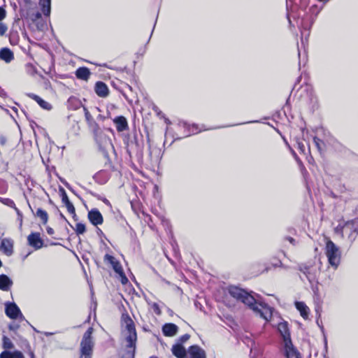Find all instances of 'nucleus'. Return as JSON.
I'll return each instance as SVG.
<instances>
[{
	"mask_svg": "<svg viewBox=\"0 0 358 358\" xmlns=\"http://www.w3.org/2000/svg\"><path fill=\"white\" fill-rule=\"evenodd\" d=\"M121 322L122 327V335L127 343L126 348L128 350V352L134 356L137 340L134 322L127 313L122 315Z\"/></svg>",
	"mask_w": 358,
	"mask_h": 358,
	"instance_id": "obj_1",
	"label": "nucleus"
},
{
	"mask_svg": "<svg viewBox=\"0 0 358 358\" xmlns=\"http://www.w3.org/2000/svg\"><path fill=\"white\" fill-rule=\"evenodd\" d=\"M248 308L267 322L272 317L273 309L262 301L259 294L252 291L248 292Z\"/></svg>",
	"mask_w": 358,
	"mask_h": 358,
	"instance_id": "obj_2",
	"label": "nucleus"
},
{
	"mask_svg": "<svg viewBox=\"0 0 358 358\" xmlns=\"http://www.w3.org/2000/svg\"><path fill=\"white\" fill-rule=\"evenodd\" d=\"M93 328L90 327L83 334L80 342V358H92L94 343L92 337Z\"/></svg>",
	"mask_w": 358,
	"mask_h": 358,
	"instance_id": "obj_3",
	"label": "nucleus"
},
{
	"mask_svg": "<svg viewBox=\"0 0 358 358\" xmlns=\"http://www.w3.org/2000/svg\"><path fill=\"white\" fill-rule=\"evenodd\" d=\"M325 255L328 258L329 264L334 268H337L341 262V255L338 247L331 240L327 241Z\"/></svg>",
	"mask_w": 358,
	"mask_h": 358,
	"instance_id": "obj_4",
	"label": "nucleus"
},
{
	"mask_svg": "<svg viewBox=\"0 0 358 358\" xmlns=\"http://www.w3.org/2000/svg\"><path fill=\"white\" fill-rule=\"evenodd\" d=\"M88 125L92 130L95 140L101 150H106L109 147L112 146L110 138L102 133L99 124L94 120L88 123Z\"/></svg>",
	"mask_w": 358,
	"mask_h": 358,
	"instance_id": "obj_5",
	"label": "nucleus"
},
{
	"mask_svg": "<svg viewBox=\"0 0 358 358\" xmlns=\"http://www.w3.org/2000/svg\"><path fill=\"white\" fill-rule=\"evenodd\" d=\"M348 233V239L352 244L358 235V217L345 222V230Z\"/></svg>",
	"mask_w": 358,
	"mask_h": 358,
	"instance_id": "obj_6",
	"label": "nucleus"
},
{
	"mask_svg": "<svg viewBox=\"0 0 358 358\" xmlns=\"http://www.w3.org/2000/svg\"><path fill=\"white\" fill-rule=\"evenodd\" d=\"M229 294L238 301L245 303L246 292L236 286H230L228 288Z\"/></svg>",
	"mask_w": 358,
	"mask_h": 358,
	"instance_id": "obj_7",
	"label": "nucleus"
},
{
	"mask_svg": "<svg viewBox=\"0 0 358 358\" xmlns=\"http://www.w3.org/2000/svg\"><path fill=\"white\" fill-rule=\"evenodd\" d=\"M6 314L11 319H17L18 317H23L20 308L15 303H10L6 305Z\"/></svg>",
	"mask_w": 358,
	"mask_h": 358,
	"instance_id": "obj_8",
	"label": "nucleus"
},
{
	"mask_svg": "<svg viewBox=\"0 0 358 358\" xmlns=\"http://www.w3.org/2000/svg\"><path fill=\"white\" fill-rule=\"evenodd\" d=\"M278 330L283 338L284 343H287L290 344L291 336L289 329L288 328V323L287 322H281L278 325Z\"/></svg>",
	"mask_w": 358,
	"mask_h": 358,
	"instance_id": "obj_9",
	"label": "nucleus"
},
{
	"mask_svg": "<svg viewBox=\"0 0 358 358\" xmlns=\"http://www.w3.org/2000/svg\"><path fill=\"white\" fill-rule=\"evenodd\" d=\"M88 219L94 226L101 224L103 221L102 215L99 210L96 208L92 209L88 212Z\"/></svg>",
	"mask_w": 358,
	"mask_h": 358,
	"instance_id": "obj_10",
	"label": "nucleus"
},
{
	"mask_svg": "<svg viewBox=\"0 0 358 358\" xmlns=\"http://www.w3.org/2000/svg\"><path fill=\"white\" fill-rule=\"evenodd\" d=\"M29 244L35 249H40L43 247V242L40 237L39 233H32L27 237Z\"/></svg>",
	"mask_w": 358,
	"mask_h": 358,
	"instance_id": "obj_11",
	"label": "nucleus"
},
{
	"mask_svg": "<svg viewBox=\"0 0 358 358\" xmlns=\"http://www.w3.org/2000/svg\"><path fill=\"white\" fill-rule=\"evenodd\" d=\"M268 269V266L259 262L252 264L250 266V272L252 277L257 276Z\"/></svg>",
	"mask_w": 358,
	"mask_h": 358,
	"instance_id": "obj_12",
	"label": "nucleus"
},
{
	"mask_svg": "<svg viewBox=\"0 0 358 358\" xmlns=\"http://www.w3.org/2000/svg\"><path fill=\"white\" fill-rule=\"evenodd\" d=\"M0 250L7 256H10L13 252V242L8 238H3L0 245Z\"/></svg>",
	"mask_w": 358,
	"mask_h": 358,
	"instance_id": "obj_13",
	"label": "nucleus"
},
{
	"mask_svg": "<svg viewBox=\"0 0 358 358\" xmlns=\"http://www.w3.org/2000/svg\"><path fill=\"white\" fill-rule=\"evenodd\" d=\"M187 353L189 358H206L205 351L198 345L191 346Z\"/></svg>",
	"mask_w": 358,
	"mask_h": 358,
	"instance_id": "obj_14",
	"label": "nucleus"
},
{
	"mask_svg": "<svg viewBox=\"0 0 358 358\" xmlns=\"http://www.w3.org/2000/svg\"><path fill=\"white\" fill-rule=\"evenodd\" d=\"M104 259L105 261L108 262L111 264L113 268L117 274H119L120 275H123V269L122 268V266L114 257L107 254L105 255Z\"/></svg>",
	"mask_w": 358,
	"mask_h": 358,
	"instance_id": "obj_15",
	"label": "nucleus"
},
{
	"mask_svg": "<svg viewBox=\"0 0 358 358\" xmlns=\"http://www.w3.org/2000/svg\"><path fill=\"white\" fill-rule=\"evenodd\" d=\"M297 94H299L300 98L303 96V94L304 93L306 94V96L305 98H307L310 101H313V96H314V92L313 87L310 85H302L299 87V89L296 92Z\"/></svg>",
	"mask_w": 358,
	"mask_h": 358,
	"instance_id": "obj_16",
	"label": "nucleus"
},
{
	"mask_svg": "<svg viewBox=\"0 0 358 358\" xmlns=\"http://www.w3.org/2000/svg\"><path fill=\"white\" fill-rule=\"evenodd\" d=\"M94 90L96 94L100 97H106L108 95V88L103 82H97L95 85Z\"/></svg>",
	"mask_w": 358,
	"mask_h": 358,
	"instance_id": "obj_17",
	"label": "nucleus"
},
{
	"mask_svg": "<svg viewBox=\"0 0 358 358\" xmlns=\"http://www.w3.org/2000/svg\"><path fill=\"white\" fill-rule=\"evenodd\" d=\"M113 122L115 124L117 131L119 132L124 131L128 129L127 119L123 116L115 117L113 120Z\"/></svg>",
	"mask_w": 358,
	"mask_h": 358,
	"instance_id": "obj_18",
	"label": "nucleus"
},
{
	"mask_svg": "<svg viewBox=\"0 0 358 358\" xmlns=\"http://www.w3.org/2000/svg\"><path fill=\"white\" fill-rule=\"evenodd\" d=\"M178 327L173 323H168L163 326V334L166 336H173L178 332Z\"/></svg>",
	"mask_w": 358,
	"mask_h": 358,
	"instance_id": "obj_19",
	"label": "nucleus"
},
{
	"mask_svg": "<svg viewBox=\"0 0 358 358\" xmlns=\"http://www.w3.org/2000/svg\"><path fill=\"white\" fill-rule=\"evenodd\" d=\"M295 307L300 312V315L303 319H308L310 310L304 302L296 301Z\"/></svg>",
	"mask_w": 358,
	"mask_h": 358,
	"instance_id": "obj_20",
	"label": "nucleus"
},
{
	"mask_svg": "<svg viewBox=\"0 0 358 358\" xmlns=\"http://www.w3.org/2000/svg\"><path fill=\"white\" fill-rule=\"evenodd\" d=\"M285 355L287 358H300L297 350L294 348L292 341L290 344L285 343Z\"/></svg>",
	"mask_w": 358,
	"mask_h": 358,
	"instance_id": "obj_21",
	"label": "nucleus"
},
{
	"mask_svg": "<svg viewBox=\"0 0 358 358\" xmlns=\"http://www.w3.org/2000/svg\"><path fill=\"white\" fill-rule=\"evenodd\" d=\"M12 285L13 281L6 275H0V289L8 291Z\"/></svg>",
	"mask_w": 358,
	"mask_h": 358,
	"instance_id": "obj_22",
	"label": "nucleus"
},
{
	"mask_svg": "<svg viewBox=\"0 0 358 358\" xmlns=\"http://www.w3.org/2000/svg\"><path fill=\"white\" fill-rule=\"evenodd\" d=\"M28 96L32 99L33 100L36 101L42 108L48 110H51V104L41 99L39 96L31 93L28 94Z\"/></svg>",
	"mask_w": 358,
	"mask_h": 358,
	"instance_id": "obj_23",
	"label": "nucleus"
},
{
	"mask_svg": "<svg viewBox=\"0 0 358 358\" xmlns=\"http://www.w3.org/2000/svg\"><path fill=\"white\" fill-rule=\"evenodd\" d=\"M172 352L178 358H186L188 355L185 348L180 344L173 346Z\"/></svg>",
	"mask_w": 358,
	"mask_h": 358,
	"instance_id": "obj_24",
	"label": "nucleus"
},
{
	"mask_svg": "<svg viewBox=\"0 0 358 358\" xmlns=\"http://www.w3.org/2000/svg\"><path fill=\"white\" fill-rule=\"evenodd\" d=\"M0 59L9 63L14 59V55L10 49L4 48L0 50Z\"/></svg>",
	"mask_w": 358,
	"mask_h": 358,
	"instance_id": "obj_25",
	"label": "nucleus"
},
{
	"mask_svg": "<svg viewBox=\"0 0 358 358\" xmlns=\"http://www.w3.org/2000/svg\"><path fill=\"white\" fill-rule=\"evenodd\" d=\"M299 269L300 271H301L306 279L310 282H312L315 278V275L311 271V267L306 266V265H300L299 267Z\"/></svg>",
	"mask_w": 358,
	"mask_h": 358,
	"instance_id": "obj_26",
	"label": "nucleus"
},
{
	"mask_svg": "<svg viewBox=\"0 0 358 358\" xmlns=\"http://www.w3.org/2000/svg\"><path fill=\"white\" fill-rule=\"evenodd\" d=\"M91 75V73L87 67H80L76 71L77 78L87 80Z\"/></svg>",
	"mask_w": 358,
	"mask_h": 358,
	"instance_id": "obj_27",
	"label": "nucleus"
},
{
	"mask_svg": "<svg viewBox=\"0 0 358 358\" xmlns=\"http://www.w3.org/2000/svg\"><path fill=\"white\" fill-rule=\"evenodd\" d=\"M0 358H25L24 355L18 350L10 352L4 350L0 354Z\"/></svg>",
	"mask_w": 358,
	"mask_h": 358,
	"instance_id": "obj_28",
	"label": "nucleus"
},
{
	"mask_svg": "<svg viewBox=\"0 0 358 358\" xmlns=\"http://www.w3.org/2000/svg\"><path fill=\"white\" fill-rule=\"evenodd\" d=\"M39 5L45 16H50L51 11V0H39Z\"/></svg>",
	"mask_w": 358,
	"mask_h": 358,
	"instance_id": "obj_29",
	"label": "nucleus"
},
{
	"mask_svg": "<svg viewBox=\"0 0 358 358\" xmlns=\"http://www.w3.org/2000/svg\"><path fill=\"white\" fill-rule=\"evenodd\" d=\"M0 202L2 203L3 204L7 206H9V207L13 208V209H15V210L16 211L17 215L22 218V213L16 207L14 201L12 199H8V198L0 197Z\"/></svg>",
	"mask_w": 358,
	"mask_h": 358,
	"instance_id": "obj_30",
	"label": "nucleus"
},
{
	"mask_svg": "<svg viewBox=\"0 0 358 358\" xmlns=\"http://www.w3.org/2000/svg\"><path fill=\"white\" fill-rule=\"evenodd\" d=\"M36 215L41 220L43 224H45L48 222V215L45 210L38 208L36 210Z\"/></svg>",
	"mask_w": 358,
	"mask_h": 358,
	"instance_id": "obj_31",
	"label": "nucleus"
},
{
	"mask_svg": "<svg viewBox=\"0 0 358 358\" xmlns=\"http://www.w3.org/2000/svg\"><path fill=\"white\" fill-rule=\"evenodd\" d=\"M68 104L73 110L80 108L82 105L81 102L76 97H70L68 100Z\"/></svg>",
	"mask_w": 358,
	"mask_h": 358,
	"instance_id": "obj_32",
	"label": "nucleus"
},
{
	"mask_svg": "<svg viewBox=\"0 0 358 358\" xmlns=\"http://www.w3.org/2000/svg\"><path fill=\"white\" fill-rule=\"evenodd\" d=\"M3 348L6 350H10L14 348L11 340L6 336H3Z\"/></svg>",
	"mask_w": 358,
	"mask_h": 358,
	"instance_id": "obj_33",
	"label": "nucleus"
},
{
	"mask_svg": "<svg viewBox=\"0 0 358 358\" xmlns=\"http://www.w3.org/2000/svg\"><path fill=\"white\" fill-rule=\"evenodd\" d=\"M345 230V222L343 223H339L338 226L334 229V231L336 234L341 235L343 237V232Z\"/></svg>",
	"mask_w": 358,
	"mask_h": 358,
	"instance_id": "obj_34",
	"label": "nucleus"
},
{
	"mask_svg": "<svg viewBox=\"0 0 358 358\" xmlns=\"http://www.w3.org/2000/svg\"><path fill=\"white\" fill-rule=\"evenodd\" d=\"M74 230L78 235L83 234L86 231V227L85 225L83 223H77Z\"/></svg>",
	"mask_w": 358,
	"mask_h": 358,
	"instance_id": "obj_35",
	"label": "nucleus"
},
{
	"mask_svg": "<svg viewBox=\"0 0 358 358\" xmlns=\"http://www.w3.org/2000/svg\"><path fill=\"white\" fill-rule=\"evenodd\" d=\"M59 193L60 196L62 197V203L66 205L70 202L69 197L67 196V194L65 191V189L63 187L59 188Z\"/></svg>",
	"mask_w": 358,
	"mask_h": 358,
	"instance_id": "obj_36",
	"label": "nucleus"
},
{
	"mask_svg": "<svg viewBox=\"0 0 358 358\" xmlns=\"http://www.w3.org/2000/svg\"><path fill=\"white\" fill-rule=\"evenodd\" d=\"M26 71L28 74L34 76L36 73L37 70L36 67L32 64H27L26 65Z\"/></svg>",
	"mask_w": 358,
	"mask_h": 358,
	"instance_id": "obj_37",
	"label": "nucleus"
},
{
	"mask_svg": "<svg viewBox=\"0 0 358 358\" xmlns=\"http://www.w3.org/2000/svg\"><path fill=\"white\" fill-rule=\"evenodd\" d=\"M313 142L317 148V150L321 152L322 150V146L324 145V143L322 140H320L319 138L315 136L313 138Z\"/></svg>",
	"mask_w": 358,
	"mask_h": 358,
	"instance_id": "obj_38",
	"label": "nucleus"
},
{
	"mask_svg": "<svg viewBox=\"0 0 358 358\" xmlns=\"http://www.w3.org/2000/svg\"><path fill=\"white\" fill-rule=\"evenodd\" d=\"M65 206L66 207L68 212L73 215V218H75L76 217V214L73 203L70 201L69 203L66 204Z\"/></svg>",
	"mask_w": 358,
	"mask_h": 358,
	"instance_id": "obj_39",
	"label": "nucleus"
},
{
	"mask_svg": "<svg viewBox=\"0 0 358 358\" xmlns=\"http://www.w3.org/2000/svg\"><path fill=\"white\" fill-rule=\"evenodd\" d=\"M83 110L85 112V120L88 123H90V122L93 121L94 119L92 117V116L91 115L90 113L88 111L87 108H85V107H83Z\"/></svg>",
	"mask_w": 358,
	"mask_h": 358,
	"instance_id": "obj_40",
	"label": "nucleus"
},
{
	"mask_svg": "<svg viewBox=\"0 0 358 358\" xmlns=\"http://www.w3.org/2000/svg\"><path fill=\"white\" fill-rule=\"evenodd\" d=\"M322 8H319L317 5H313L310 8V12L312 15H315V17L319 14Z\"/></svg>",
	"mask_w": 358,
	"mask_h": 358,
	"instance_id": "obj_41",
	"label": "nucleus"
},
{
	"mask_svg": "<svg viewBox=\"0 0 358 358\" xmlns=\"http://www.w3.org/2000/svg\"><path fill=\"white\" fill-rule=\"evenodd\" d=\"M7 29V26L3 23L0 22V36H3L6 32Z\"/></svg>",
	"mask_w": 358,
	"mask_h": 358,
	"instance_id": "obj_42",
	"label": "nucleus"
},
{
	"mask_svg": "<svg viewBox=\"0 0 358 358\" xmlns=\"http://www.w3.org/2000/svg\"><path fill=\"white\" fill-rule=\"evenodd\" d=\"M41 17V13L39 12H36V13L33 14L31 16L32 21H36L39 20Z\"/></svg>",
	"mask_w": 358,
	"mask_h": 358,
	"instance_id": "obj_43",
	"label": "nucleus"
},
{
	"mask_svg": "<svg viewBox=\"0 0 358 358\" xmlns=\"http://www.w3.org/2000/svg\"><path fill=\"white\" fill-rule=\"evenodd\" d=\"M297 145H298V149L300 150V152L302 153H304L306 148H305V145H303V143L301 142H298Z\"/></svg>",
	"mask_w": 358,
	"mask_h": 358,
	"instance_id": "obj_44",
	"label": "nucleus"
},
{
	"mask_svg": "<svg viewBox=\"0 0 358 358\" xmlns=\"http://www.w3.org/2000/svg\"><path fill=\"white\" fill-rule=\"evenodd\" d=\"M6 17V10L0 7V21L3 20Z\"/></svg>",
	"mask_w": 358,
	"mask_h": 358,
	"instance_id": "obj_45",
	"label": "nucleus"
},
{
	"mask_svg": "<svg viewBox=\"0 0 358 358\" xmlns=\"http://www.w3.org/2000/svg\"><path fill=\"white\" fill-rule=\"evenodd\" d=\"M152 308H153L154 311L155 312V313H157L158 315L160 314L161 311H160L158 304H157L156 303H153Z\"/></svg>",
	"mask_w": 358,
	"mask_h": 358,
	"instance_id": "obj_46",
	"label": "nucleus"
},
{
	"mask_svg": "<svg viewBox=\"0 0 358 358\" xmlns=\"http://www.w3.org/2000/svg\"><path fill=\"white\" fill-rule=\"evenodd\" d=\"M189 338V335L188 334H185L183 336H182L180 338V340L181 342H185L187 341L188 339Z\"/></svg>",
	"mask_w": 358,
	"mask_h": 358,
	"instance_id": "obj_47",
	"label": "nucleus"
},
{
	"mask_svg": "<svg viewBox=\"0 0 358 358\" xmlns=\"http://www.w3.org/2000/svg\"><path fill=\"white\" fill-rule=\"evenodd\" d=\"M0 96L2 97H5L7 96L5 90L3 89H2L1 87H0Z\"/></svg>",
	"mask_w": 358,
	"mask_h": 358,
	"instance_id": "obj_48",
	"label": "nucleus"
},
{
	"mask_svg": "<svg viewBox=\"0 0 358 358\" xmlns=\"http://www.w3.org/2000/svg\"><path fill=\"white\" fill-rule=\"evenodd\" d=\"M120 276L122 277V284H125V283L127 282L128 280H127V278L125 276L124 273H123V275H120Z\"/></svg>",
	"mask_w": 358,
	"mask_h": 358,
	"instance_id": "obj_49",
	"label": "nucleus"
},
{
	"mask_svg": "<svg viewBox=\"0 0 358 358\" xmlns=\"http://www.w3.org/2000/svg\"><path fill=\"white\" fill-rule=\"evenodd\" d=\"M286 240H287L290 243L294 245L295 244V240L292 238V237H289V236H287L285 238Z\"/></svg>",
	"mask_w": 358,
	"mask_h": 358,
	"instance_id": "obj_50",
	"label": "nucleus"
},
{
	"mask_svg": "<svg viewBox=\"0 0 358 358\" xmlns=\"http://www.w3.org/2000/svg\"><path fill=\"white\" fill-rule=\"evenodd\" d=\"M47 232H48V234L52 235L54 234V230H53V229H52L50 227H48L47 229Z\"/></svg>",
	"mask_w": 358,
	"mask_h": 358,
	"instance_id": "obj_51",
	"label": "nucleus"
},
{
	"mask_svg": "<svg viewBox=\"0 0 358 358\" xmlns=\"http://www.w3.org/2000/svg\"><path fill=\"white\" fill-rule=\"evenodd\" d=\"M29 354L31 358H35V355L33 351L30 350Z\"/></svg>",
	"mask_w": 358,
	"mask_h": 358,
	"instance_id": "obj_52",
	"label": "nucleus"
},
{
	"mask_svg": "<svg viewBox=\"0 0 358 358\" xmlns=\"http://www.w3.org/2000/svg\"><path fill=\"white\" fill-rule=\"evenodd\" d=\"M6 189H7L6 187H3V189H2V191H1V192H0V193H4V192H6Z\"/></svg>",
	"mask_w": 358,
	"mask_h": 358,
	"instance_id": "obj_53",
	"label": "nucleus"
},
{
	"mask_svg": "<svg viewBox=\"0 0 358 358\" xmlns=\"http://www.w3.org/2000/svg\"><path fill=\"white\" fill-rule=\"evenodd\" d=\"M12 109L17 113V109L15 107H13Z\"/></svg>",
	"mask_w": 358,
	"mask_h": 358,
	"instance_id": "obj_54",
	"label": "nucleus"
},
{
	"mask_svg": "<svg viewBox=\"0 0 358 358\" xmlns=\"http://www.w3.org/2000/svg\"><path fill=\"white\" fill-rule=\"evenodd\" d=\"M0 185H5V183H4V182H3V181H0Z\"/></svg>",
	"mask_w": 358,
	"mask_h": 358,
	"instance_id": "obj_55",
	"label": "nucleus"
},
{
	"mask_svg": "<svg viewBox=\"0 0 358 358\" xmlns=\"http://www.w3.org/2000/svg\"><path fill=\"white\" fill-rule=\"evenodd\" d=\"M60 216H61V217H62L63 219L66 220L65 217H64L62 213L60 214Z\"/></svg>",
	"mask_w": 358,
	"mask_h": 358,
	"instance_id": "obj_56",
	"label": "nucleus"
},
{
	"mask_svg": "<svg viewBox=\"0 0 358 358\" xmlns=\"http://www.w3.org/2000/svg\"><path fill=\"white\" fill-rule=\"evenodd\" d=\"M256 121H248V123L255 122Z\"/></svg>",
	"mask_w": 358,
	"mask_h": 358,
	"instance_id": "obj_57",
	"label": "nucleus"
},
{
	"mask_svg": "<svg viewBox=\"0 0 358 358\" xmlns=\"http://www.w3.org/2000/svg\"><path fill=\"white\" fill-rule=\"evenodd\" d=\"M253 350H254L252 348V349H251V351H250V353H251V354H253Z\"/></svg>",
	"mask_w": 358,
	"mask_h": 358,
	"instance_id": "obj_58",
	"label": "nucleus"
},
{
	"mask_svg": "<svg viewBox=\"0 0 358 358\" xmlns=\"http://www.w3.org/2000/svg\"><path fill=\"white\" fill-rule=\"evenodd\" d=\"M104 203H108V201L107 199H106V200L104 201Z\"/></svg>",
	"mask_w": 358,
	"mask_h": 358,
	"instance_id": "obj_59",
	"label": "nucleus"
},
{
	"mask_svg": "<svg viewBox=\"0 0 358 358\" xmlns=\"http://www.w3.org/2000/svg\"><path fill=\"white\" fill-rule=\"evenodd\" d=\"M150 358H158V357H151Z\"/></svg>",
	"mask_w": 358,
	"mask_h": 358,
	"instance_id": "obj_60",
	"label": "nucleus"
},
{
	"mask_svg": "<svg viewBox=\"0 0 358 358\" xmlns=\"http://www.w3.org/2000/svg\"><path fill=\"white\" fill-rule=\"evenodd\" d=\"M252 358H253V357H252Z\"/></svg>",
	"mask_w": 358,
	"mask_h": 358,
	"instance_id": "obj_61",
	"label": "nucleus"
}]
</instances>
